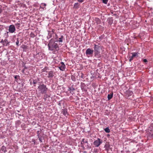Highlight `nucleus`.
<instances>
[{
  "mask_svg": "<svg viewBox=\"0 0 153 153\" xmlns=\"http://www.w3.org/2000/svg\"><path fill=\"white\" fill-rule=\"evenodd\" d=\"M102 47L98 45L94 44V56L97 58H100L101 56V51L102 50Z\"/></svg>",
  "mask_w": 153,
  "mask_h": 153,
  "instance_id": "2",
  "label": "nucleus"
},
{
  "mask_svg": "<svg viewBox=\"0 0 153 153\" xmlns=\"http://www.w3.org/2000/svg\"><path fill=\"white\" fill-rule=\"evenodd\" d=\"M143 62H147V60L146 59H143Z\"/></svg>",
  "mask_w": 153,
  "mask_h": 153,
  "instance_id": "29",
  "label": "nucleus"
},
{
  "mask_svg": "<svg viewBox=\"0 0 153 153\" xmlns=\"http://www.w3.org/2000/svg\"><path fill=\"white\" fill-rule=\"evenodd\" d=\"M102 143V140L98 138L97 139L95 140L94 143L93 144L95 147H98Z\"/></svg>",
  "mask_w": 153,
  "mask_h": 153,
  "instance_id": "5",
  "label": "nucleus"
},
{
  "mask_svg": "<svg viewBox=\"0 0 153 153\" xmlns=\"http://www.w3.org/2000/svg\"><path fill=\"white\" fill-rule=\"evenodd\" d=\"M17 78V77L16 76H15V78Z\"/></svg>",
  "mask_w": 153,
  "mask_h": 153,
  "instance_id": "35",
  "label": "nucleus"
},
{
  "mask_svg": "<svg viewBox=\"0 0 153 153\" xmlns=\"http://www.w3.org/2000/svg\"><path fill=\"white\" fill-rule=\"evenodd\" d=\"M48 46L49 50L51 51H53L55 50L57 51V49L59 48L57 44L52 39L49 40Z\"/></svg>",
  "mask_w": 153,
  "mask_h": 153,
  "instance_id": "1",
  "label": "nucleus"
},
{
  "mask_svg": "<svg viewBox=\"0 0 153 153\" xmlns=\"http://www.w3.org/2000/svg\"><path fill=\"white\" fill-rule=\"evenodd\" d=\"M85 139H82V140L81 141V144H82V145H84V143H88V141L87 140H85Z\"/></svg>",
  "mask_w": 153,
  "mask_h": 153,
  "instance_id": "17",
  "label": "nucleus"
},
{
  "mask_svg": "<svg viewBox=\"0 0 153 153\" xmlns=\"http://www.w3.org/2000/svg\"><path fill=\"white\" fill-rule=\"evenodd\" d=\"M105 147L106 150H108L110 148V145L108 144H106L105 146Z\"/></svg>",
  "mask_w": 153,
  "mask_h": 153,
  "instance_id": "18",
  "label": "nucleus"
},
{
  "mask_svg": "<svg viewBox=\"0 0 153 153\" xmlns=\"http://www.w3.org/2000/svg\"><path fill=\"white\" fill-rule=\"evenodd\" d=\"M46 4L45 3H42L41 4L40 7L42 8L43 10H44V9H45V6Z\"/></svg>",
  "mask_w": 153,
  "mask_h": 153,
  "instance_id": "15",
  "label": "nucleus"
},
{
  "mask_svg": "<svg viewBox=\"0 0 153 153\" xmlns=\"http://www.w3.org/2000/svg\"><path fill=\"white\" fill-rule=\"evenodd\" d=\"M80 4L78 3H75L74 5V7L76 9H78L79 7Z\"/></svg>",
  "mask_w": 153,
  "mask_h": 153,
  "instance_id": "14",
  "label": "nucleus"
},
{
  "mask_svg": "<svg viewBox=\"0 0 153 153\" xmlns=\"http://www.w3.org/2000/svg\"><path fill=\"white\" fill-rule=\"evenodd\" d=\"M1 43H4V40H3V39H2L1 40V42H0Z\"/></svg>",
  "mask_w": 153,
  "mask_h": 153,
  "instance_id": "31",
  "label": "nucleus"
},
{
  "mask_svg": "<svg viewBox=\"0 0 153 153\" xmlns=\"http://www.w3.org/2000/svg\"><path fill=\"white\" fill-rule=\"evenodd\" d=\"M42 72H44L46 70V68H44L42 69Z\"/></svg>",
  "mask_w": 153,
  "mask_h": 153,
  "instance_id": "28",
  "label": "nucleus"
},
{
  "mask_svg": "<svg viewBox=\"0 0 153 153\" xmlns=\"http://www.w3.org/2000/svg\"><path fill=\"white\" fill-rule=\"evenodd\" d=\"M4 42L3 43L4 46H7L9 45L10 42H8L7 39H5L4 40Z\"/></svg>",
  "mask_w": 153,
  "mask_h": 153,
  "instance_id": "11",
  "label": "nucleus"
},
{
  "mask_svg": "<svg viewBox=\"0 0 153 153\" xmlns=\"http://www.w3.org/2000/svg\"><path fill=\"white\" fill-rule=\"evenodd\" d=\"M131 54H132V56L129 57L130 59L129 60L130 62H131L133 60L134 57L137 55V53H132Z\"/></svg>",
  "mask_w": 153,
  "mask_h": 153,
  "instance_id": "9",
  "label": "nucleus"
},
{
  "mask_svg": "<svg viewBox=\"0 0 153 153\" xmlns=\"http://www.w3.org/2000/svg\"><path fill=\"white\" fill-rule=\"evenodd\" d=\"M126 94L127 95H128V97L131 95L133 94V92L131 91H126Z\"/></svg>",
  "mask_w": 153,
  "mask_h": 153,
  "instance_id": "12",
  "label": "nucleus"
},
{
  "mask_svg": "<svg viewBox=\"0 0 153 153\" xmlns=\"http://www.w3.org/2000/svg\"><path fill=\"white\" fill-rule=\"evenodd\" d=\"M37 83V82L36 81H35V80H33V83L35 84H36Z\"/></svg>",
  "mask_w": 153,
  "mask_h": 153,
  "instance_id": "30",
  "label": "nucleus"
},
{
  "mask_svg": "<svg viewBox=\"0 0 153 153\" xmlns=\"http://www.w3.org/2000/svg\"><path fill=\"white\" fill-rule=\"evenodd\" d=\"M38 89L42 94L46 93L47 90L46 86L43 84L40 85L38 87Z\"/></svg>",
  "mask_w": 153,
  "mask_h": 153,
  "instance_id": "3",
  "label": "nucleus"
},
{
  "mask_svg": "<svg viewBox=\"0 0 153 153\" xmlns=\"http://www.w3.org/2000/svg\"><path fill=\"white\" fill-rule=\"evenodd\" d=\"M104 130L106 133H109L110 131L108 127L105 128Z\"/></svg>",
  "mask_w": 153,
  "mask_h": 153,
  "instance_id": "20",
  "label": "nucleus"
},
{
  "mask_svg": "<svg viewBox=\"0 0 153 153\" xmlns=\"http://www.w3.org/2000/svg\"><path fill=\"white\" fill-rule=\"evenodd\" d=\"M55 31V30L53 29H52L51 32L53 33H54Z\"/></svg>",
  "mask_w": 153,
  "mask_h": 153,
  "instance_id": "32",
  "label": "nucleus"
},
{
  "mask_svg": "<svg viewBox=\"0 0 153 153\" xmlns=\"http://www.w3.org/2000/svg\"><path fill=\"white\" fill-rule=\"evenodd\" d=\"M54 76L53 71H51L48 73V78H52Z\"/></svg>",
  "mask_w": 153,
  "mask_h": 153,
  "instance_id": "10",
  "label": "nucleus"
},
{
  "mask_svg": "<svg viewBox=\"0 0 153 153\" xmlns=\"http://www.w3.org/2000/svg\"><path fill=\"white\" fill-rule=\"evenodd\" d=\"M52 36H51V35L50 36V37L49 38H50Z\"/></svg>",
  "mask_w": 153,
  "mask_h": 153,
  "instance_id": "34",
  "label": "nucleus"
},
{
  "mask_svg": "<svg viewBox=\"0 0 153 153\" xmlns=\"http://www.w3.org/2000/svg\"><path fill=\"white\" fill-rule=\"evenodd\" d=\"M39 140H40V142H42V140H41V139H40V138H39Z\"/></svg>",
  "mask_w": 153,
  "mask_h": 153,
  "instance_id": "33",
  "label": "nucleus"
},
{
  "mask_svg": "<svg viewBox=\"0 0 153 153\" xmlns=\"http://www.w3.org/2000/svg\"><path fill=\"white\" fill-rule=\"evenodd\" d=\"M113 94V93L112 92L110 93V94L108 95V100H110L112 98Z\"/></svg>",
  "mask_w": 153,
  "mask_h": 153,
  "instance_id": "13",
  "label": "nucleus"
},
{
  "mask_svg": "<svg viewBox=\"0 0 153 153\" xmlns=\"http://www.w3.org/2000/svg\"><path fill=\"white\" fill-rule=\"evenodd\" d=\"M108 1V0H102V2L103 3L106 4Z\"/></svg>",
  "mask_w": 153,
  "mask_h": 153,
  "instance_id": "22",
  "label": "nucleus"
},
{
  "mask_svg": "<svg viewBox=\"0 0 153 153\" xmlns=\"http://www.w3.org/2000/svg\"><path fill=\"white\" fill-rule=\"evenodd\" d=\"M94 50L91 48H88L85 51V53L86 56L89 57L90 56H92Z\"/></svg>",
  "mask_w": 153,
  "mask_h": 153,
  "instance_id": "4",
  "label": "nucleus"
},
{
  "mask_svg": "<svg viewBox=\"0 0 153 153\" xmlns=\"http://www.w3.org/2000/svg\"><path fill=\"white\" fill-rule=\"evenodd\" d=\"M37 54L38 55H39V56H40L41 57V58H39V59H42V57H43V53H38Z\"/></svg>",
  "mask_w": 153,
  "mask_h": 153,
  "instance_id": "21",
  "label": "nucleus"
},
{
  "mask_svg": "<svg viewBox=\"0 0 153 153\" xmlns=\"http://www.w3.org/2000/svg\"><path fill=\"white\" fill-rule=\"evenodd\" d=\"M16 30V29L14 25H12L10 26L9 28V31L11 33H13Z\"/></svg>",
  "mask_w": 153,
  "mask_h": 153,
  "instance_id": "6",
  "label": "nucleus"
},
{
  "mask_svg": "<svg viewBox=\"0 0 153 153\" xmlns=\"http://www.w3.org/2000/svg\"><path fill=\"white\" fill-rule=\"evenodd\" d=\"M62 113L65 116H66L68 115L67 110L65 109L62 110Z\"/></svg>",
  "mask_w": 153,
  "mask_h": 153,
  "instance_id": "16",
  "label": "nucleus"
},
{
  "mask_svg": "<svg viewBox=\"0 0 153 153\" xmlns=\"http://www.w3.org/2000/svg\"><path fill=\"white\" fill-rule=\"evenodd\" d=\"M2 6H0V13H1L2 11Z\"/></svg>",
  "mask_w": 153,
  "mask_h": 153,
  "instance_id": "24",
  "label": "nucleus"
},
{
  "mask_svg": "<svg viewBox=\"0 0 153 153\" xmlns=\"http://www.w3.org/2000/svg\"><path fill=\"white\" fill-rule=\"evenodd\" d=\"M59 68L61 71H64L65 68V66L64 63L61 62L59 65Z\"/></svg>",
  "mask_w": 153,
  "mask_h": 153,
  "instance_id": "7",
  "label": "nucleus"
},
{
  "mask_svg": "<svg viewBox=\"0 0 153 153\" xmlns=\"http://www.w3.org/2000/svg\"><path fill=\"white\" fill-rule=\"evenodd\" d=\"M19 41L18 40V39L16 42V45H17V46H19Z\"/></svg>",
  "mask_w": 153,
  "mask_h": 153,
  "instance_id": "23",
  "label": "nucleus"
},
{
  "mask_svg": "<svg viewBox=\"0 0 153 153\" xmlns=\"http://www.w3.org/2000/svg\"><path fill=\"white\" fill-rule=\"evenodd\" d=\"M15 25L19 27L20 26V24L19 23H17L15 24Z\"/></svg>",
  "mask_w": 153,
  "mask_h": 153,
  "instance_id": "27",
  "label": "nucleus"
},
{
  "mask_svg": "<svg viewBox=\"0 0 153 153\" xmlns=\"http://www.w3.org/2000/svg\"><path fill=\"white\" fill-rule=\"evenodd\" d=\"M84 0H77L80 3H82L84 1Z\"/></svg>",
  "mask_w": 153,
  "mask_h": 153,
  "instance_id": "26",
  "label": "nucleus"
},
{
  "mask_svg": "<svg viewBox=\"0 0 153 153\" xmlns=\"http://www.w3.org/2000/svg\"><path fill=\"white\" fill-rule=\"evenodd\" d=\"M63 38V36L62 35L61 36L60 38H59L58 41L59 42H63L62 39Z\"/></svg>",
  "mask_w": 153,
  "mask_h": 153,
  "instance_id": "19",
  "label": "nucleus"
},
{
  "mask_svg": "<svg viewBox=\"0 0 153 153\" xmlns=\"http://www.w3.org/2000/svg\"><path fill=\"white\" fill-rule=\"evenodd\" d=\"M153 128V123H152L150 124V126L149 127V128Z\"/></svg>",
  "mask_w": 153,
  "mask_h": 153,
  "instance_id": "25",
  "label": "nucleus"
},
{
  "mask_svg": "<svg viewBox=\"0 0 153 153\" xmlns=\"http://www.w3.org/2000/svg\"><path fill=\"white\" fill-rule=\"evenodd\" d=\"M7 152L6 147L4 146H3L0 149V152L1 153H6Z\"/></svg>",
  "mask_w": 153,
  "mask_h": 153,
  "instance_id": "8",
  "label": "nucleus"
}]
</instances>
